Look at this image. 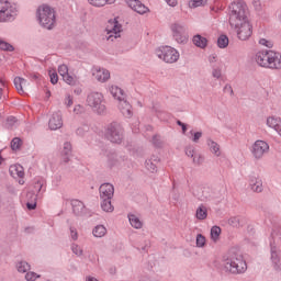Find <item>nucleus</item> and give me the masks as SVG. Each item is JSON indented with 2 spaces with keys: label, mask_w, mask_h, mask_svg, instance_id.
Instances as JSON below:
<instances>
[{
  "label": "nucleus",
  "mask_w": 281,
  "mask_h": 281,
  "mask_svg": "<svg viewBox=\"0 0 281 281\" xmlns=\"http://www.w3.org/2000/svg\"><path fill=\"white\" fill-rule=\"evenodd\" d=\"M229 25L237 30L239 41H248L254 30L249 21H247V11L243 2H233L229 5Z\"/></svg>",
  "instance_id": "f257e3e1"
},
{
  "label": "nucleus",
  "mask_w": 281,
  "mask_h": 281,
  "mask_svg": "<svg viewBox=\"0 0 281 281\" xmlns=\"http://www.w3.org/2000/svg\"><path fill=\"white\" fill-rule=\"evenodd\" d=\"M225 269L234 276H238V273H245L247 271V262L245 261L243 254H240L236 248H232L228 251Z\"/></svg>",
  "instance_id": "f03ea898"
},
{
  "label": "nucleus",
  "mask_w": 281,
  "mask_h": 281,
  "mask_svg": "<svg viewBox=\"0 0 281 281\" xmlns=\"http://www.w3.org/2000/svg\"><path fill=\"white\" fill-rule=\"evenodd\" d=\"M255 60L259 67L265 69H281V55L273 50H259L255 55Z\"/></svg>",
  "instance_id": "7ed1b4c3"
},
{
  "label": "nucleus",
  "mask_w": 281,
  "mask_h": 281,
  "mask_svg": "<svg viewBox=\"0 0 281 281\" xmlns=\"http://www.w3.org/2000/svg\"><path fill=\"white\" fill-rule=\"evenodd\" d=\"M36 19L42 27L54 30V25L56 24V12L52 7L42 4L36 10Z\"/></svg>",
  "instance_id": "20e7f679"
},
{
  "label": "nucleus",
  "mask_w": 281,
  "mask_h": 281,
  "mask_svg": "<svg viewBox=\"0 0 281 281\" xmlns=\"http://www.w3.org/2000/svg\"><path fill=\"white\" fill-rule=\"evenodd\" d=\"M105 138L112 144L124 142V127L121 123L112 122L105 128Z\"/></svg>",
  "instance_id": "39448f33"
},
{
  "label": "nucleus",
  "mask_w": 281,
  "mask_h": 281,
  "mask_svg": "<svg viewBox=\"0 0 281 281\" xmlns=\"http://www.w3.org/2000/svg\"><path fill=\"white\" fill-rule=\"evenodd\" d=\"M86 102L94 113H98V115H104V113H106V105L104 104V95L102 93L90 92Z\"/></svg>",
  "instance_id": "423d86ee"
},
{
  "label": "nucleus",
  "mask_w": 281,
  "mask_h": 281,
  "mask_svg": "<svg viewBox=\"0 0 281 281\" xmlns=\"http://www.w3.org/2000/svg\"><path fill=\"white\" fill-rule=\"evenodd\" d=\"M158 58L165 63H177L179 60V52L170 46H162L156 52Z\"/></svg>",
  "instance_id": "0eeeda50"
},
{
  "label": "nucleus",
  "mask_w": 281,
  "mask_h": 281,
  "mask_svg": "<svg viewBox=\"0 0 281 281\" xmlns=\"http://www.w3.org/2000/svg\"><path fill=\"white\" fill-rule=\"evenodd\" d=\"M170 30L177 43H188V37L186 36V24L181 22H175L173 24H171Z\"/></svg>",
  "instance_id": "6e6552de"
},
{
  "label": "nucleus",
  "mask_w": 281,
  "mask_h": 281,
  "mask_svg": "<svg viewBox=\"0 0 281 281\" xmlns=\"http://www.w3.org/2000/svg\"><path fill=\"white\" fill-rule=\"evenodd\" d=\"M106 32L110 34L108 41L113 42L114 38H120V32H122V24L117 21V18L109 20Z\"/></svg>",
  "instance_id": "1a4fd4ad"
},
{
  "label": "nucleus",
  "mask_w": 281,
  "mask_h": 281,
  "mask_svg": "<svg viewBox=\"0 0 281 281\" xmlns=\"http://www.w3.org/2000/svg\"><path fill=\"white\" fill-rule=\"evenodd\" d=\"M265 153H269V144L265 140H257L252 145V155L255 159H262Z\"/></svg>",
  "instance_id": "9d476101"
},
{
  "label": "nucleus",
  "mask_w": 281,
  "mask_h": 281,
  "mask_svg": "<svg viewBox=\"0 0 281 281\" xmlns=\"http://www.w3.org/2000/svg\"><path fill=\"white\" fill-rule=\"evenodd\" d=\"M12 10H10V1L0 0V23L12 21Z\"/></svg>",
  "instance_id": "9b49d317"
},
{
  "label": "nucleus",
  "mask_w": 281,
  "mask_h": 281,
  "mask_svg": "<svg viewBox=\"0 0 281 281\" xmlns=\"http://www.w3.org/2000/svg\"><path fill=\"white\" fill-rule=\"evenodd\" d=\"M100 199H113L115 194V188L113 184L106 182L100 186L99 188Z\"/></svg>",
  "instance_id": "f8f14e48"
},
{
  "label": "nucleus",
  "mask_w": 281,
  "mask_h": 281,
  "mask_svg": "<svg viewBox=\"0 0 281 281\" xmlns=\"http://www.w3.org/2000/svg\"><path fill=\"white\" fill-rule=\"evenodd\" d=\"M48 126L50 131H58V128H63V114L60 112L53 113Z\"/></svg>",
  "instance_id": "ddd939ff"
},
{
  "label": "nucleus",
  "mask_w": 281,
  "mask_h": 281,
  "mask_svg": "<svg viewBox=\"0 0 281 281\" xmlns=\"http://www.w3.org/2000/svg\"><path fill=\"white\" fill-rule=\"evenodd\" d=\"M126 3L137 14H146L148 12V7H145L139 0H126Z\"/></svg>",
  "instance_id": "4468645a"
},
{
  "label": "nucleus",
  "mask_w": 281,
  "mask_h": 281,
  "mask_svg": "<svg viewBox=\"0 0 281 281\" xmlns=\"http://www.w3.org/2000/svg\"><path fill=\"white\" fill-rule=\"evenodd\" d=\"M270 251H271V260H272L273 268L276 269V271H280V269H281V262H280L281 251H280V248H278L277 246H273V244H271Z\"/></svg>",
  "instance_id": "2eb2a0df"
},
{
  "label": "nucleus",
  "mask_w": 281,
  "mask_h": 281,
  "mask_svg": "<svg viewBox=\"0 0 281 281\" xmlns=\"http://www.w3.org/2000/svg\"><path fill=\"white\" fill-rule=\"evenodd\" d=\"M120 104H119V109L122 113V115H124V117H133V106L131 105V103H128V101H126L123 97V99L119 100Z\"/></svg>",
  "instance_id": "dca6fc26"
},
{
  "label": "nucleus",
  "mask_w": 281,
  "mask_h": 281,
  "mask_svg": "<svg viewBox=\"0 0 281 281\" xmlns=\"http://www.w3.org/2000/svg\"><path fill=\"white\" fill-rule=\"evenodd\" d=\"M93 78L98 80V82H106L109 78H111V72L106 69H94L92 72Z\"/></svg>",
  "instance_id": "f3484780"
},
{
  "label": "nucleus",
  "mask_w": 281,
  "mask_h": 281,
  "mask_svg": "<svg viewBox=\"0 0 281 281\" xmlns=\"http://www.w3.org/2000/svg\"><path fill=\"white\" fill-rule=\"evenodd\" d=\"M9 172L11 175V177H13V179H23V177H25V171L23 169V166L21 165H12L9 168Z\"/></svg>",
  "instance_id": "a211bd4d"
},
{
  "label": "nucleus",
  "mask_w": 281,
  "mask_h": 281,
  "mask_svg": "<svg viewBox=\"0 0 281 281\" xmlns=\"http://www.w3.org/2000/svg\"><path fill=\"white\" fill-rule=\"evenodd\" d=\"M159 161H161L159 156L153 155L150 159L145 161V167L149 172H157V164H159Z\"/></svg>",
  "instance_id": "6ab92c4d"
},
{
  "label": "nucleus",
  "mask_w": 281,
  "mask_h": 281,
  "mask_svg": "<svg viewBox=\"0 0 281 281\" xmlns=\"http://www.w3.org/2000/svg\"><path fill=\"white\" fill-rule=\"evenodd\" d=\"M71 205L72 212L76 216H82L85 214V203H82V201L72 200Z\"/></svg>",
  "instance_id": "aec40b11"
},
{
  "label": "nucleus",
  "mask_w": 281,
  "mask_h": 281,
  "mask_svg": "<svg viewBox=\"0 0 281 281\" xmlns=\"http://www.w3.org/2000/svg\"><path fill=\"white\" fill-rule=\"evenodd\" d=\"M13 82H14L15 89L21 94L25 93V90H23V87H30V83L27 82V80L21 77H15Z\"/></svg>",
  "instance_id": "412c9836"
},
{
  "label": "nucleus",
  "mask_w": 281,
  "mask_h": 281,
  "mask_svg": "<svg viewBox=\"0 0 281 281\" xmlns=\"http://www.w3.org/2000/svg\"><path fill=\"white\" fill-rule=\"evenodd\" d=\"M193 45L200 47V49H205L207 47V38L201 36L200 34L193 36Z\"/></svg>",
  "instance_id": "4be33fe9"
},
{
  "label": "nucleus",
  "mask_w": 281,
  "mask_h": 281,
  "mask_svg": "<svg viewBox=\"0 0 281 281\" xmlns=\"http://www.w3.org/2000/svg\"><path fill=\"white\" fill-rule=\"evenodd\" d=\"M195 217L198 221H205L207 218V207L205 205L201 204L195 212Z\"/></svg>",
  "instance_id": "5701e85b"
},
{
  "label": "nucleus",
  "mask_w": 281,
  "mask_h": 281,
  "mask_svg": "<svg viewBox=\"0 0 281 281\" xmlns=\"http://www.w3.org/2000/svg\"><path fill=\"white\" fill-rule=\"evenodd\" d=\"M207 145L210 147L211 153H213V155H215L216 157H221V146L217 145L216 142L209 139Z\"/></svg>",
  "instance_id": "b1692460"
},
{
  "label": "nucleus",
  "mask_w": 281,
  "mask_h": 281,
  "mask_svg": "<svg viewBox=\"0 0 281 281\" xmlns=\"http://www.w3.org/2000/svg\"><path fill=\"white\" fill-rule=\"evenodd\" d=\"M92 234L95 238H102L106 236V227L104 225H98L93 228Z\"/></svg>",
  "instance_id": "393cba45"
},
{
  "label": "nucleus",
  "mask_w": 281,
  "mask_h": 281,
  "mask_svg": "<svg viewBox=\"0 0 281 281\" xmlns=\"http://www.w3.org/2000/svg\"><path fill=\"white\" fill-rule=\"evenodd\" d=\"M250 188L252 192H262V181L256 178L250 180Z\"/></svg>",
  "instance_id": "a878e982"
},
{
  "label": "nucleus",
  "mask_w": 281,
  "mask_h": 281,
  "mask_svg": "<svg viewBox=\"0 0 281 281\" xmlns=\"http://www.w3.org/2000/svg\"><path fill=\"white\" fill-rule=\"evenodd\" d=\"M101 209L103 212H113V210H115L111 203V199H101Z\"/></svg>",
  "instance_id": "bb28decb"
},
{
  "label": "nucleus",
  "mask_w": 281,
  "mask_h": 281,
  "mask_svg": "<svg viewBox=\"0 0 281 281\" xmlns=\"http://www.w3.org/2000/svg\"><path fill=\"white\" fill-rule=\"evenodd\" d=\"M128 221H130L132 227H135V229H142L143 224H142V221L138 220L137 215L130 214Z\"/></svg>",
  "instance_id": "cd10ccee"
},
{
  "label": "nucleus",
  "mask_w": 281,
  "mask_h": 281,
  "mask_svg": "<svg viewBox=\"0 0 281 281\" xmlns=\"http://www.w3.org/2000/svg\"><path fill=\"white\" fill-rule=\"evenodd\" d=\"M220 238H221V228L218 226H213L211 228V240L213 243H218Z\"/></svg>",
  "instance_id": "c85d7f7f"
},
{
  "label": "nucleus",
  "mask_w": 281,
  "mask_h": 281,
  "mask_svg": "<svg viewBox=\"0 0 281 281\" xmlns=\"http://www.w3.org/2000/svg\"><path fill=\"white\" fill-rule=\"evenodd\" d=\"M110 92L113 95V98H117L119 101L124 99V90H122L119 87H112L110 89Z\"/></svg>",
  "instance_id": "c756f323"
},
{
  "label": "nucleus",
  "mask_w": 281,
  "mask_h": 281,
  "mask_svg": "<svg viewBox=\"0 0 281 281\" xmlns=\"http://www.w3.org/2000/svg\"><path fill=\"white\" fill-rule=\"evenodd\" d=\"M227 45H229V37H227V35H221L217 38V47H220V49H225Z\"/></svg>",
  "instance_id": "7c9ffc66"
},
{
  "label": "nucleus",
  "mask_w": 281,
  "mask_h": 281,
  "mask_svg": "<svg viewBox=\"0 0 281 281\" xmlns=\"http://www.w3.org/2000/svg\"><path fill=\"white\" fill-rule=\"evenodd\" d=\"M16 269L19 273H27V271H30V263H27L26 261H19L16 265Z\"/></svg>",
  "instance_id": "2f4dec72"
},
{
  "label": "nucleus",
  "mask_w": 281,
  "mask_h": 281,
  "mask_svg": "<svg viewBox=\"0 0 281 281\" xmlns=\"http://www.w3.org/2000/svg\"><path fill=\"white\" fill-rule=\"evenodd\" d=\"M117 154H115V153H110L109 155H108V166L110 167V168H113V166H117Z\"/></svg>",
  "instance_id": "473e14b6"
},
{
  "label": "nucleus",
  "mask_w": 281,
  "mask_h": 281,
  "mask_svg": "<svg viewBox=\"0 0 281 281\" xmlns=\"http://www.w3.org/2000/svg\"><path fill=\"white\" fill-rule=\"evenodd\" d=\"M29 196H33V200L26 203V207L27 210H34L36 207V201H38V195H36L34 192H29Z\"/></svg>",
  "instance_id": "72a5a7b5"
},
{
  "label": "nucleus",
  "mask_w": 281,
  "mask_h": 281,
  "mask_svg": "<svg viewBox=\"0 0 281 281\" xmlns=\"http://www.w3.org/2000/svg\"><path fill=\"white\" fill-rule=\"evenodd\" d=\"M0 49L2 52H14V46L5 41H0Z\"/></svg>",
  "instance_id": "f704fd0d"
},
{
  "label": "nucleus",
  "mask_w": 281,
  "mask_h": 281,
  "mask_svg": "<svg viewBox=\"0 0 281 281\" xmlns=\"http://www.w3.org/2000/svg\"><path fill=\"white\" fill-rule=\"evenodd\" d=\"M43 181L38 180L34 183V191H29V192H34V194H36L37 192V196H41V191L43 190V192H45V189H43Z\"/></svg>",
  "instance_id": "c9c22d12"
},
{
  "label": "nucleus",
  "mask_w": 281,
  "mask_h": 281,
  "mask_svg": "<svg viewBox=\"0 0 281 281\" xmlns=\"http://www.w3.org/2000/svg\"><path fill=\"white\" fill-rule=\"evenodd\" d=\"M151 142L155 148H164V140H161V136L154 135Z\"/></svg>",
  "instance_id": "e433bc0d"
},
{
  "label": "nucleus",
  "mask_w": 281,
  "mask_h": 281,
  "mask_svg": "<svg viewBox=\"0 0 281 281\" xmlns=\"http://www.w3.org/2000/svg\"><path fill=\"white\" fill-rule=\"evenodd\" d=\"M88 2L94 8H104L106 5V0H88Z\"/></svg>",
  "instance_id": "4c0bfd02"
},
{
  "label": "nucleus",
  "mask_w": 281,
  "mask_h": 281,
  "mask_svg": "<svg viewBox=\"0 0 281 281\" xmlns=\"http://www.w3.org/2000/svg\"><path fill=\"white\" fill-rule=\"evenodd\" d=\"M228 225H231L232 227H240V217L238 216H234V217H231L228 220Z\"/></svg>",
  "instance_id": "58836bf2"
},
{
  "label": "nucleus",
  "mask_w": 281,
  "mask_h": 281,
  "mask_svg": "<svg viewBox=\"0 0 281 281\" xmlns=\"http://www.w3.org/2000/svg\"><path fill=\"white\" fill-rule=\"evenodd\" d=\"M21 138H19V137H15V138H13L12 140H11V148L13 149V150H19L20 148H21Z\"/></svg>",
  "instance_id": "ea45409f"
},
{
  "label": "nucleus",
  "mask_w": 281,
  "mask_h": 281,
  "mask_svg": "<svg viewBox=\"0 0 281 281\" xmlns=\"http://www.w3.org/2000/svg\"><path fill=\"white\" fill-rule=\"evenodd\" d=\"M58 74L59 76H61V78H64V76H67V74H69V67H67V65L63 64L58 67Z\"/></svg>",
  "instance_id": "a19ab883"
},
{
  "label": "nucleus",
  "mask_w": 281,
  "mask_h": 281,
  "mask_svg": "<svg viewBox=\"0 0 281 281\" xmlns=\"http://www.w3.org/2000/svg\"><path fill=\"white\" fill-rule=\"evenodd\" d=\"M196 247H205V236L202 234L196 235Z\"/></svg>",
  "instance_id": "79ce46f5"
},
{
  "label": "nucleus",
  "mask_w": 281,
  "mask_h": 281,
  "mask_svg": "<svg viewBox=\"0 0 281 281\" xmlns=\"http://www.w3.org/2000/svg\"><path fill=\"white\" fill-rule=\"evenodd\" d=\"M212 76L213 78H216L218 80L221 76H223V70L221 69V67H214L212 70Z\"/></svg>",
  "instance_id": "37998d69"
},
{
  "label": "nucleus",
  "mask_w": 281,
  "mask_h": 281,
  "mask_svg": "<svg viewBox=\"0 0 281 281\" xmlns=\"http://www.w3.org/2000/svg\"><path fill=\"white\" fill-rule=\"evenodd\" d=\"M64 82L66 85H76V79H74V76L67 74L66 76L63 77Z\"/></svg>",
  "instance_id": "c03bdc74"
},
{
  "label": "nucleus",
  "mask_w": 281,
  "mask_h": 281,
  "mask_svg": "<svg viewBox=\"0 0 281 281\" xmlns=\"http://www.w3.org/2000/svg\"><path fill=\"white\" fill-rule=\"evenodd\" d=\"M61 155H71V143H65Z\"/></svg>",
  "instance_id": "a18cd8bd"
},
{
  "label": "nucleus",
  "mask_w": 281,
  "mask_h": 281,
  "mask_svg": "<svg viewBox=\"0 0 281 281\" xmlns=\"http://www.w3.org/2000/svg\"><path fill=\"white\" fill-rule=\"evenodd\" d=\"M36 278H41V276L36 274L35 272H27L25 274V280L27 281H36Z\"/></svg>",
  "instance_id": "49530a36"
},
{
  "label": "nucleus",
  "mask_w": 281,
  "mask_h": 281,
  "mask_svg": "<svg viewBox=\"0 0 281 281\" xmlns=\"http://www.w3.org/2000/svg\"><path fill=\"white\" fill-rule=\"evenodd\" d=\"M203 5V0H191L189 2L190 8H201Z\"/></svg>",
  "instance_id": "de8ad7c7"
},
{
  "label": "nucleus",
  "mask_w": 281,
  "mask_h": 281,
  "mask_svg": "<svg viewBox=\"0 0 281 281\" xmlns=\"http://www.w3.org/2000/svg\"><path fill=\"white\" fill-rule=\"evenodd\" d=\"M72 249V254H75L76 256H82V248H80V246L74 244L71 246Z\"/></svg>",
  "instance_id": "09e8293b"
},
{
  "label": "nucleus",
  "mask_w": 281,
  "mask_h": 281,
  "mask_svg": "<svg viewBox=\"0 0 281 281\" xmlns=\"http://www.w3.org/2000/svg\"><path fill=\"white\" fill-rule=\"evenodd\" d=\"M74 113L76 115H82V113H85V106H82L80 104L75 105Z\"/></svg>",
  "instance_id": "8fccbe9b"
},
{
  "label": "nucleus",
  "mask_w": 281,
  "mask_h": 281,
  "mask_svg": "<svg viewBox=\"0 0 281 281\" xmlns=\"http://www.w3.org/2000/svg\"><path fill=\"white\" fill-rule=\"evenodd\" d=\"M18 122L15 116H9L7 119V127L8 128H12V126H14V123Z\"/></svg>",
  "instance_id": "3c124183"
},
{
  "label": "nucleus",
  "mask_w": 281,
  "mask_h": 281,
  "mask_svg": "<svg viewBox=\"0 0 281 281\" xmlns=\"http://www.w3.org/2000/svg\"><path fill=\"white\" fill-rule=\"evenodd\" d=\"M193 164H195V166H201V164H203V156L195 154L193 156Z\"/></svg>",
  "instance_id": "603ef678"
},
{
  "label": "nucleus",
  "mask_w": 281,
  "mask_h": 281,
  "mask_svg": "<svg viewBox=\"0 0 281 281\" xmlns=\"http://www.w3.org/2000/svg\"><path fill=\"white\" fill-rule=\"evenodd\" d=\"M50 82L52 85H58V74L57 72H49Z\"/></svg>",
  "instance_id": "864d4df0"
},
{
  "label": "nucleus",
  "mask_w": 281,
  "mask_h": 281,
  "mask_svg": "<svg viewBox=\"0 0 281 281\" xmlns=\"http://www.w3.org/2000/svg\"><path fill=\"white\" fill-rule=\"evenodd\" d=\"M186 155L188 156V157H191V159H193V157L196 155L195 153H194V147H187L186 148Z\"/></svg>",
  "instance_id": "5fc2aeb1"
},
{
  "label": "nucleus",
  "mask_w": 281,
  "mask_h": 281,
  "mask_svg": "<svg viewBox=\"0 0 281 281\" xmlns=\"http://www.w3.org/2000/svg\"><path fill=\"white\" fill-rule=\"evenodd\" d=\"M201 137H203V132H195V133L193 134L192 142H193L194 144H199V139H200Z\"/></svg>",
  "instance_id": "6e6d98bb"
},
{
  "label": "nucleus",
  "mask_w": 281,
  "mask_h": 281,
  "mask_svg": "<svg viewBox=\"0 0 281 281\" xmlns=\"http://www.w3.org/2000/svg\"><path fill=\"white\" fill-rule=\"evenodd\" d=\"M259 45H263L265 47H273V44L270 41H267L266 38L259 40Z\"/></svg>",
  "instance_id": "4d7b16f0"
},
{
  "label": "nucleus",
  "mask_w": 281,
  "mask_h": 281,
  "mask_svg": "<svg viewBox=\"0 0 281 281\" xmlns=\"http://www.w3.org/2000/svg\"><path fill=\"white\" fill-rule=\"evenodd\" d=\"M65 104L67 108L72 106L74 105V98H71V95H67L65 99Z\"/></svg>",
  "instance_id": "13d9d810"
},
{
  "label": "nucleus",
  "mask_w": 281,
  "mask_h": 281,
  "mask_svg": "<svg viewBox=\"0 0 281 281\" xmlns=\"http://www.w3.org/2000/svg\"><path fill=\"white\" fill-rule=\"evenodd\" d=\"M252 5L257 11L262 10V4L260 3V0H252Z\"/></svg>",
  "instance_id": "bf43d9fd"
},
{
  "label": "nucleus",
  "mask_w": 281,
  "mask_h": 281,
  "mask_svg": "<svg viewBox=\"0 0 281 281\" xmlns=\"http://www.w3.org/2000/svg\"><path fill=\"white\" fill-rule=\"evenodd\" d=\"M70 234L72 240H78V231H76V227H70Z\"/></svg>",
  "instance_id": "052dcab7"
},
{
  "label": "nucleus",
  "mask_w": 281,
  "mask_h": 281,
  "mask_svg": "<svg viewBox=\"0 0 281 281\" xmlns=\"http://www.w3.org/2000/svg\"><path fill=\"white\" fill-rule=\"evenodd\" d=\"M224 92H225V93H229L231 95H234V89L232 88V85L227 83V85L224 87Z\"/></svg>",
  "instance_id": "680f3d73"
},
{
  "label": "nucleus",
  "mask_w": 281,
  "mask_h": 281,
  "mask_svg": "<svg viewBox=\"0 0 281 281\" xmlns=\"http://www.w3.org/2000/svg\"><path fill=\"white\" fill-rule=\"evenodd\" d=\"M178 126H181L182 128V133L186 134V132L188 131V125H186V123L181 122V121H177Z\"/></svg>",
  "instance_id": "e2e57ef3"
},
{
  "label": "nucleus",
  "mask_w": 281,
  "mask_h": 281,
  "mask_svg": "<svg viewBox=\"0 0 281 281\" xmlns=\"http://www.w3.org/2000/svg\"><path fill=\"white\" fill-rule=\"evenodd\" d=\"M69 157L71 155H61V164H69Z\"/></svg>",
  "instance_id": "0e129e2a"
},
{
  "label": "nucleus",
  "mask_w": 281,
  "mask_h": 281,
  "mask_svg": "<svg viewBox=\"0 0 281 281\" xmlns=\"http://www.w3.org/2000/svg\"><path fill=\"white\" fill-rule=\"evenodd\" d=\"M166 3H168V5H170L171 8H175L177 5V0H165Z\"/></svg>",
  "instance_id": "69168bd1"
},
{
  "label": "nucleus",
  "mask_w": 281,
  "mask_h": 281,
  "mask_svg": "<svg viewBox=\"0 0 281 281\" xmlns=\"http://www.w3.org/2000/svg\"><path fill=\"white\" fill-rule=\"evenodd\" d=\"M209 63H216V55H211L209 57Z\"/></svg>",
  "instance_id": "338daca9"
},
{
  "label": "nucleus",
  "mask_w": 281,
  "mask_h": 281,
  "mask_svg": "<svg viewBox=\"0 0 281 281\" xmlns=\"http://www.w3.org/2000/svg\"><path fill=\"white\" fill-rule=\"evenodd\" d=\"M86 281H98V279H95L93 277H88Z\"/></svg>",
  "instance_id": "774afa93"
}]
</instances>
